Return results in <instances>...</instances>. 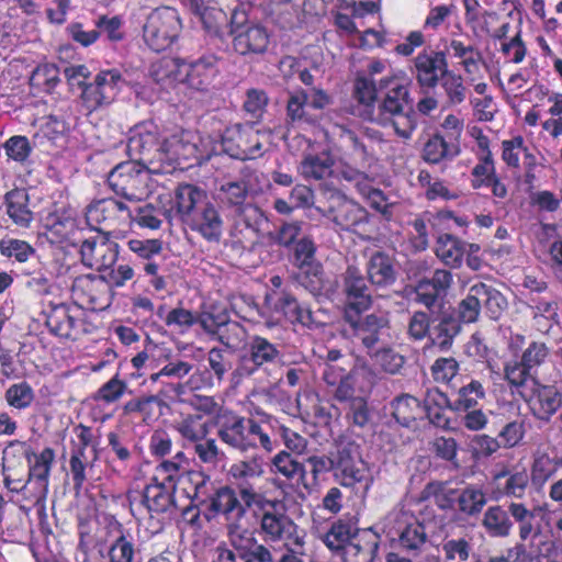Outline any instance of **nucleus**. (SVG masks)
<instances>
[{"label": "nucleus", "mask_w": 562, "mask_h": 562, "mask_svg": "<svg viewBox=\"0 0 562 562\" xmlns=\"http://www.w3.org/2000/svg\"><path fill=\"white\" fill-rule=\"evenodd\" d=\"M452 282L448 270L437 269L431 279L420 280L416 286L415 300L423 303L430 313H437L441 307L440 293L446 292Z\"/></svg>", "instance_id": "nucleus-23"}, {"label": "nucleus", "mask_w": 562, "mask_h": 562, "mask_svg": "<svg viewBox=\"0 0 562 562\" xmlns=\"http://www.w3.org/2000/svg\"><path fill=\"white\" fill-rule=\"evenodd\" d=\"M378 548L376 535L370 530H363L355 535L344 547V562H373Z\"/></svg>", "instance_id": "nucleus-29"}, {"label": "nucleus", "mask_w": 562, "mask_h": 562, "mask_svg": "<svg viewBox=\"0 0 562 562\" xmlns=\"http://www.w3.org/2000/svg\"><path fill=\"white\" fill-rule=\"evenodd\" d=\"M250 507L241 501L237 490L229 486H223L210 496V508L215 514L223 515L226 525L246 520L247 509Z\"/></svg>", "instance_id": "nucleus-24"}, {"label": "nucleus", "mask_w": 562, "mask_h": 562, "mask_svg": "<svg viewBox=\"0 0 562 562\" xmlns=\"http://www.w3.org/2000/svg\"><path fill=\"white\" fill-rule=\"evenodd\" d=\"M560 467H562V459L551 458L547 453L538 454L531 464L530 480L533 485L542 487L554 476Z\"/></svg>", "instance_id": "nucleus-42"}, {"label": "nucleus", "mask_w": 562, "mask_h": 562, "mask_svg": "<svg viewBox=\"0 0 562 562\" xmlns=\"http://www.w3.org/2000/svg\"><path fill=\"white\" fill-rule=\"evenodd\" d=\"M271 471L289 481L296 480L303 483L306 480L305 465L295 460L286 450L279 451L271 459Z\"/></svg>", "instance_id": "nucleus-35"}, {"label": "nucleus", "mask_w": 562, "mask_h": 562, "mask_svg": "<svg viewBox=\"0 0 562 562\" xmlns=\"http://www.w3.org/2000/svg\"><path fill=\"white\" fill-rule=\"evenodd\" d=\"M453 318H431L429 339L432 344L446 346L454 335V327L451 325Z\"/></svg>", "instance_id": "nucleus-63"}, {"label": "nucleus", "mask_w": 562, "mask_h": 562, "mask_svg": "<svg viewBox=\"0 0 562 562\" xmlns=\"http://www.w3.org/2000/svg\"><path fill=\"white\" fill-rule=\"evenodd\" d=\"M126 147L133 161L148 168L153 173H169V168L161 164L164 140L159 142L155 133H134L128 138Z\"/></svg>", "instance_id": "nucleus-11"}, {"label": "nucleus", "mask_w": 562, "mask_h": 562, "mask_svg": "<svg viewBox=\"0 0 562 562\" xmlns=\"http://www.w3.org/2000/svg\"><path fill=\"white\" fill-rule=\"evenodd\" d=\"M13 447H19V451L25 453L29 463H31V454L24 442L11 441L8 448ZM33 456L35 461L30 464L27 483L33 485L32 498L40 502L44 501L48 494L49 474L55 454L53 449L45 448L40 454Z\"/></svg>", "instance_id": "nucleus-13"}, {"label": "nucleus", "mask_w": 562, "mask_h": 562, "mask_svg": "<svg viewBox=\"0 0 562 562\" xmlns=\"http://www.w3.org/2000/svg\"><path fill=\"white\" fill-rule=\"evenodd\" d=\"M261 132L254 123L235 124L222 136V148L232 158L252 159L262 154Z\"/></svg>", "instance_id": "nucleus-9"}, {"label": "nucleus", "mask_w": 562, "mask_h": 562, "mask_svg": "<svg viewBox=\"0 0 562 562\" xmlns=\"http://www.w3.org/2000/svg\"><path fill=\"white\" fill-rule=\"evenodd\" d=\"M249 357L258 368L265 363H272L280 359L281 353L277 347L266 338L256 336L249 344Z\"/></svg>", "instance_id": "nucleus-45"}, {"label": "nucleus", "mask_w": 562, "mask_h": 562, "mask_svg": "<svg viewBox=\"0 0 562 562\" xmlns=\"http://www.w3.org/2000/svg\"><path fill=\"white\" fill-rule=\"evenodd\" d=\"M520 395L532 415L544 422H548L562 405V395L554 386L540 384L536 380H532L530 393L520 392Z\"/></svg>", "instance_id": "nucleus-18"}, {"label": "nucleus", "mask_w": 562, "mask_h": 562, "mask_svg": "<svg viewBox=\"0 0 562 562\" xmlns=\"http://www.w3.org/2000/svg\"><path fill=\"white\" fill-rule=\"evenodd\" d=\"M228 540L236 553L234 554L244 557L257 543L254 532L246 526L245 520H238L227 524Z\"/></svg>", "instance_id": "nucleus-40"}, {"label": "nucleus", "mask_w": 562, "mask_h": 562, "mask_svg": "<svg viewBox=\"0 0 562 562\" xmlns=\"http://www.w3.org/2000/svg\"><path fill=\"white\" fill-rule=\"evenodd\" d=\"M529 371L530 369L522 361H509L504 367V376L508 384L520 394L529 379Z\"/></svg>", "instance_id": "nucleus-62"}, {"label": "nucleus", "mask_w": 562, "mask_h": 562, "mask_svg": "<svg viewBox=\"0 0 562 562\" xmlns=\"http://www.w3.org/2000/svg\"><path fill=\"white\" fill-rule=\"evenodd\" d=\"M366 268L368 280L374 286L387 288L396 281L397 272L394 259L384 251L372 252Z\"/></svg>", "instance_id": "nucleus-28"}, {"label": "nucleus", "mask_w": 562, "mask_h": 562, "mask_svg": "<svg viewBox=\"0 0 562 562\" xmlns=\"http://www.w3.org/2000/svg\"><path fill=\"white\" fill-rule=\"evenodd\" d=\"M353 536H351V528L347 524L337 522L324 536V543L330 550H342Z\"/></svg>", "instance_id": "nucleus-61"}, {"label": "nucleus", "mask_w": 562, "mask_h": 562, "mask_svg": "<svg viewBox=\"0 0 562 562\" xmlns=\"http://www.w3.org/2000/svg\"><path fill=\"white\" fill-rule=\"evenodd\" d=\"M308 93L297 90L290 94L286 102V117L291 123H313L314 120L306 112Z\"/></svg>", "instance_id": "nucleus-50"}, {"label": "nucleus", "mask_w": 562, "mask_h": 562, "mask_svg": "<svg viewBox=\"0 0 562 562\" xmlns=\"http://www.w3.org/2000/svg\"><path fill=\"white\" fill-rule=\"evenodd\" d=\"M506 306L505 297L484 283L470 288L465 299L459 303V316H479V314H499Z\"/></svg>", "instance_id": "nucleus-12"}, {"label": "nucleus", "mask_w": 562, "mask_h": 562, "mask_svg": "<svg viewBox=\"0 0 562 562\" xmlns=\"http://www.w3.org/2000/svg\"><path fill=\"white\" fill-rule=\"evenodd\" d=\"M193 449L195 456L199 458L200 462L216 467L224 458V452L218 448L216 440L213 438L200 439L195 443H193Z\"/></svg>", "instance_id": "nucleus-54"}, {"label": "nucleus", "mask_w": 562, "mask_h": 562, "mask_svg": "<svg viewBox=\"0 0 562 562\" xmlns=\"http://www.w3.org/2000/svg\"><path fill=\"white\" fill-rule=\"evenodd\" d=\"M113 540L108 549V562H139L133 536L117 521L113 522Z\"/></svg>", "instance_id": "nucleus-30"}, {"label": "nucleus", "mask_w": 562, "mask_h": 562, "mask_svg": "<svg viewBox=\"0 0 562 562\" xmlns=\"http://www.w3.org/2000/svg\"><path fill=\"white\" fill-rule=\"evenodd\" d=\"M424 493L435 497L436 504L441 509L452 508L457 498V490L448 488L443 482H430L426 485Z\"/></svg>", "instance_id": "nucleus-59"}, {"label": "nucleus", "mask_w": 562, "mask_h": 562, "mask_svg": "<svg viewBox=\"0 0 562 562\" xmlns=\"http://www.w3.org/2000/svg\"><path fill=\"white\" fill-rule=\"evenodd\" d=\"M472 543L465 538H452L442 542L441 550L446 562H467L470 559Z\"/></svg>", "instance_id": "nucleus-53"}, {"label": "nucleus", "mask_w": 562, "mask_h": 562, "mask_svg": "<svg viewBox=\"0 0 562 562\" xmlns=\"http://www.w3.org/2000/svg\"><path fill=\"white\" fill-rule=\"evenodd\" d=\"M5 402L15 409H26L34 402L35 394L27 382H19L10 385L4 393Z\"/></svg>", "instance_id": "nucleus-51"}, {"label": "nucleus", "mask_w": 562, "mask_h": 562, "mask_svg": "<svg viewBox=\"0 0 562 562\" xmlns=\"http://www.w3.org/2000/svg\"><path fill=\"white\" fill-rule=\"evenodd\" d=\"M416 80L422 88H435L447 74L448 61L443 52H423L414 59Z\"/></svg>", "instance_id": "nucleus-20"}, {"label": "nucleus", "mask_w": 562, "mask_h": 562, "mask_svg": "<svg viewBox=\"0 0 562 562\" xmlns=\"http://www.w3.org/2000/svg\"><path fill=\"white\" fill-rule=\"evenodd\" d=\"M484 395L485 391L482 383L476 380H471L459 389L458 397L450 407L457 412L469 411L475 407L479 400H482Z\"/></svg>", "instance_id": "nucleus-46"}, {"label": "nucleus", "mask_w": 562, "mask_h": 562, "mask_svg": "<svg viewBox=\"0 0 562 562\" xmlns=\"http://www.w3.org/2000/svg\"><path fill=\"white\" fill-rule=\"evenodd\" d=\"M181 22L178 12L170 7L155 9L146 19L143 36L146 44L155 52L170 47L178 38Z\"/></svg>", "instance_id": "nucleus-7"}, {"label": "nucleus", "mask_w": 562, "mask_h": 562, "mask_svg": "<svg viewBox=\"0 0 562 562\" xmlns=\"http://www.w3.org/2000/svg\"><path fill=\"white\" fill-rule=\"evenodd\" d=\"M237 13L233 14L231 21L235 52L240 55L263 54L270 43L266 27L258 24H243L237 21Z\"/></svg>", "instance_id": "nucleus-14"}, {"label": "nucleus", "mask_w": 562, "mask_h": 562, "mask_svg": "<svg viewBox=\"0 0 562 562\" xmlns=\"http://www.w3.org/2000/svg\"><path fill=\"white\" fill-rule=\"evenodd\" d=\"M181 65L178 59L161 58L151 66L150 75L158 83L179 80Z\"/></svg>", "instance_id": "nucleus-56"}, {"label": "nucleus", "mask_w": 562, "mask_h": 562, "mask_svg": "<svg viewBox=\"0 0 562 562\" xmlns=\"http://www.w3.org/2000/svg\"><path fill=\"white\" fill-rule=\"evenodd\" d=\"M127 390V384L119 379L117 374L104 383L97 392L95 400L104 403L119 401Z\"/></svg>", "instance_id": "nucleus-64"}, {"label": "nucleus", "mask_w": 562, "mask_h": 562, "mask_svg": "<svg viewBox=\"0 0 562 562\" xmlns=\"http://www.w3.org/2000/svg\"><path fill=\"white\" fill-rule=\"evenodd\" d=\"M34 251V248L24 240L9 238L0 241V252L5 257L15 258L19 262L27 261Z\"/></svg>", "instance_id": "nucleus-60"}, {"label": "nucleus", "mask_w": 562, "mask_h": 562, "mask_svg": "<svg viewBox=\"0 0 562 562\" xmlns=\"http://www.w3.org/2000/svg\"><path fill=\"white\" fill-rule=\"evenodd\" d=\"M218 58L214 55L203 56L190 65L186 74L188 83L195 89L209 86L216 74Z\"/></svg>", "instance_id": "nucleus-34"}, {"label": "nucleus", "mask_w": 562, "mask_h": 562, "mask_svg": "<svg viewBox=\"0 0 562 562\" xmlns=\"http://www.w3.org/2000/svg\"><path fill=\"white\" fill-rule=\"evenodd\" d=\"M392 416L395 420L405 427H408L423 414V407L416 397L409 394H402L395 397L392 403Z\"/></svg>", "instance_id": "nucleus-37"}, {"label": "nucleus", "mask_w": 562, "mask_h": 562, "mask_svg": "<svg viewBox=\"0 0 562 562\" xmlns=\"http://www.w3.org/2000/svg\"><path fill=\"white\" fill-rule=\"evenodd\" d=\"M48 330L60 338L76 340L79 338L85 318H43Z\"/></svg>", "instance_id": "nucleus-49"}, {"label": "nucleus", "mask_w": 562, "mask_h": 562, "mask_svg": "<svg viewBox=\"0 0 562 562\" xmlns=\"http://www.w3.org/2000/svg\"><path fill=\"white\" fill-rule=\"evenodd\" d=\"M458 151V148L450 147L443 137L435 135L425 144L423 157L428 162L438 164L443 158L456 156Z\"/></svg>", "instance_id": "nucleus-52"}, {"label": "nucleus", "mask_w": 562, "mask_h": 562, "mask_svg": "<svg viewBox=\"0 0 562 562\" xmlns=\"http://www.w3.org/2000/svg\"><path fill=\"white\" fill-rule=\"evenodd\" d=\"M325 193L328 195V206L325 210L317 207L324 216L328 217L342 231L352 233L366 231L370 214L363 206L347 199L336 189H330Z\"/></svg>", "instance_id": "nucleus-6"}, {"label": "nucleus", "mask_w": 562, "mask_h": 562, "mask_svg": "<svg viewBox=\"0 0 562 562\" xmlns=\"http://www.w3.org/2000/svg\"><path fill=\"white\" fill-rule=\"evenodd\" d=\"M486 503L485 493L475 485H469L460 491L457 490V509L465 516L479 515Z\"/></svg>", "instance_id": "nucleus-38"}, {"label": "nucleus", "mask_w": 562, "mask_h": 562, "mask_svg": "<svg viewBox=\"0 0 562 562\" xmlns=\"http://www.w3.org/2000/svg\"><path fill=\"white\" fill-rule=\"evenodd\" d=\"M415 116L408 87L395 85L387 90L376 109L374 108L373 117H370V121L381 124L391 123L398 136L409 138L416 126Z\"/></svg>", "instance_id": "nucleus-4"}, {"label": "nucleus", "mask_w": 562, "mask_h": 562, "mask_svg": "<svg viewBox=\"0 0 562 562\" xmlns=\"http://www.w3.org/2000/svg\"><path fill=\"white\" fill-rule=\"evenodd\" d=\"M465 244L450 234L440 235L437 239L436 255L447 266L457 268L461 265Z\"/></svg>", "instance_id": "nucleus-39"}, {"label": "nucleus", "mask_w": 562, "mask_h": 562, "mask_svg": "<svg viewBox=\"0 0 562 562\" xmlns=\"http://www.w3.org/2000/svg\"><path fill=\"white\" fill-rule=\"evenodd\" d=\"M201 159L198 145L188 136L172 135L164 139L162 166L169 168V172L177 166L181 169L193 166Z\"/></svg>", "instance_id": "nucleus-17"}, {"label": "nucleus", "mask_w": 562, "mask_h": 562, "mask_svg": "<svg viewBox=\"0 0 562 562\" xmlns=\"http://www.w3.org/2000/svg\"><path fill=\"white\" fill-rule=\"evenodd\" d=\"M530 476L526 470H503L493 475L492 495L495 501L503 497L522 499L529 488Z\"/></svg>", "instance_id": "nucleus-21"}, {"label": "nucleus", "mask_w": 562, "mask_h": 562, "mask_svg": "<svg viewBox=\"0 0 562 562\" xmlns=\"http://www.w3.org/2000/svg\"><path fill=\"white\" fill-rule=\"evenodd\" d=\"M276 312L282 313L284 316L295 315L302 316L304 313L311 316L313 313H324L322 307L314 308L312 304H300L296 299L290 294H282L276 303Z\"/></svg>", "instance_id": "nucleus-57"}, {"label": "nucleus", "mask_w": 562, "mask_h": 562, "mask_svg": "<svg viewBox=\"0 0 562 562\" xmlns=\"http://www.w3.org/2000/svg\"><path fill=\"white\" fill-rule=\"evenodd\" d=\"M297 280L300 284L304 286L316 300L322 295L325 289V281L321 265L301 269Z\"/></svg>", "instance_id": "nucleus-55"}, {"label": "nucleus", "mask_w": 562, "mask_h": 562, "mask_svg": "<svg viewBox=\"0 0 562 562\" xmlns=\"http://www.w3.org/2000/svg\"><path fill=\"white\" fill-rule=\"evenodd\" d=\"M376 90L371 79L362 76L356 78L353 83V97L359 104L363 106V113L361 115L367 120L373 117Z\"/></svg>", "instance_id": "nucleus-43"}, {"label": "nucleus", "mask_w": 562, "mask_h": 562, "mask_svg": "<svg viewBox=\"0 0 562 562\" xmlns=\"http://www.w3.org/2000/svg\"><path fill=\"white\" fill-rule=\"evenodd\" d=\"M348 321L355 337L359 338L368 349L374 347L387 326V318H348Z\"/></svg>", "instance_id": "nucleus-31"}, {"label": "nucleus", "mask_w": 562, "mask_h": 562, "mask_svg": "<svg viewBox=\"0 0 562 562\" xmlns=\"http://www.w3.org/2000/svg\"><path fill=\"white\" fill-rule=\"evenodd\" d=\"M260 529L265 539L271 542H283L286 546H304V535L299 527L285 515L263 513L260 520Z\"/></svg>", "instance_id": "nucleus-16"}, {"label": "nucleus", "mask_w": 562, "mask_h": 562, "mask_svg": "<svg viewBox=\"0 0 562 562\" xmlns=\"http://www.w3.org/2000/svg\"><path fill=\"white\" fill-rule=\"evenodd\" d=\"M162 401L155 395L132 398L125 403L123 411L126 415L137 414L146 424L158 419L161 415Z\"/></svg>", "instance_id": "nucleus-36"}, {"label": "nucleus", "mask_w": 562, "mask_h": 562, "mask_svg": "<svg viewBox=\"0 0 562 562\" xmlns=\"http://www.w3.org/2000/svg\"><path fill=\"white\" fill-rule=\"evenodd\" d=\"M176 429L180 436L192 443L203 439L207 435V425L203 417L199 414L188 415L181 420L177 422Z\"/></svg>", "instance_id": "nucleus-48"}, {"label": "nucleus", "mask_w": 562, "mask_h": 562, "mask_svg": "<svg viewBox=\"0 0 562 562\" xmlns=\"http://www.w3.org/2000/svg\"><path fill=\"white\" fill-rule=\"evenodd\" d=\"M119 246L110 240L86 239L80 247L82 263L97 271L109 270L115 263Z\"/></svg>", "instance_id": "nucleus-22"}, {"label": "nucleus", "mask_w": 562, "mask_h": 562, "mask_svg": "<svg viewBox=\"0 0 562 562\" xmlns=\"http://www.w3.org/2000/svg\"><path fill=\"white\" fill-rule=\"evenodd\" d=\"M234 413H224L217 419V436L228 447L240 452L255 448L256 441L250 438L249 422Z\"/></svg>", "instance_id": "nucleus-15"}, {"label": "nucleus", "mask_w": 562, "mask_h": 562, "mask_svg": "<svg viewBox=\"0 0 562 562\" xmlns=\"http://www.w3.org/2000/svg\"><path fill=\"white\" fill-rule=\"evenodd\" d=\"M397 537L401 548L416 557L419 555L422 548L427 541L425 527L416 519L406 529H403Z\"/></svg>", "instance_id": "nucleus-44"}, {"label": "nucleus", "mask_w": 562, "mask_h": 562, "mask_svg": "<svg viewBox=\"0 0 562 562\" xmlns=\"http://www.w3.org/2000/svg\"><path fill=\"white\" fill-rule=\"evenodd\" d=\"M263 474L265 462L260 456H254L231 465L228 475L239 497L247 506L259 505L262 502L263 496L257 482L263 477Z\"/></svg>", "instance_id": "nucleus-8"}, {"label": "nucleus", "mask_w": 562, "mask_h": 562, "mask_svg": "<svg viewBox=\"0 0 562 562\" xmlns=\"http://www.w3.org/2000/svg\"><path fill=\"white\" fill-rule=\"evenodd\" d=\"M88 224L95 231L110 234L132 218L126 204L115 199H103L90 204L86 212Z\"/></svg>", "instance_id": "nucleus-10"}, {"label": "nucleus", "mask_w": 562, "mask_h": 562, "mask_svg": "<svg viewBox=\"0 0 562 562\" xmlns=\"http://www.w3.org/2000/svg\"><path fill=\"white\" fill-rule=\"evenodd\" d=\"M175 491L176 483L155 480L153 476L144 488L142 504L151 516L165 513L173 504Z\"/></svg>", "instance_id": "nucleus-27"}, {"label": "nucleus", "mask_w": 562, "mask_h": 562, "mask_svg": "<svg viewBox=\"0 0 562 562\" xmlns=\"http://www.w3.org/2000/svg\"><path fill=\"white\" fill-rule=\"evenodd\" d=\"M482 526L492 538H506L513 530V521L507 510L499 505L490 506L482 519Z\"/></svg>", "instance_id": "nucleus-32"}, {"label": "nucleus", "mask_w": 562, "mask_h": 562, "mask_svg": "<svg viewBox=\"0 0 562 562\" xmlns=\"http://www.w3.org/2000/svg\"><path fill=\"white\" fill-rule=\"evenodd\" d=\"M173 203L181 222L209 243H218L224 221L218 207L209 199L205 190L190 183L179 184Z\"/></svg>", "instance_id": "nucleus-1"}, {"label": "nucleus", "mask_w": 562, "mask_h": 562, "mask_svg": "<svg viewBox=\"0 0 562 562\" xmlns=\"http://www.w3.org/2000/svg\"><path fill=\"white\" fill-rule=\"evenodd\" d=\"M7 213L12 221L27 227L33 221V213L29 209V194L24 189H14L5 194Z\"/></svg>", "instance_id": "nucleus-33"}, {"label": "nucleus", "mask_w": 562, "mask_h": 562, "mask_svg": "<svg viewBox=\"0 0 562 562\" xmlns=\"http://www.w3.org/2000/svg\"><path fill=\"white\" fill-rule=\"evenodd\" d=\"M414 516L403 507H395L380 521L381 530L390 538L398 536L414 521Z\"/></svg>", "instance_id": "nucleus-47"}, {"label": "nucleus", "mask_w": 562, "mask_h": 562, "mask_svg": "<svg viewBox=\"0 0 562 562\" xmlns=\"http://www.w3.org/2000/svg\"><path fill=\"white\" fill-rule=\"evenodd\" d=\"M216 319L217 318H187L184 324L192 325L200 321L202 327L223 345L232 349L238 348L246 337L244 327L238 322L229 318H222V322H216Z\"/></svg>", "instance_id": "nucleus-25"}, {"label": "nucleus", "mask_w": 562, "mask_h": 562, "mask_svg": "<svg viewBox=\"0 0 562 562\" xmlns=\"http://www.w3.org/2000/svg\"><path fill=\"white\" fill-rule=\"evenodd\" d=\"M370 356L374 366L390 374L397 373L404 364V358L389 348L376 350Z\"/></svg>", "instance_id": "nucleus-58"}, {"label": "nucleus", "mask_w": 562, "mask_h": 562, "mask_svg": "<svg viewBox=\"0 0 562 562\" xmlns=\"http://www.w3.org/2000/svg\"><path fill=\"white\" fill-rule=\"evenodd\" d=\"M334 481L361 498L367 497L373 485V475L356 443L346 442L337 447Z\"/></svg>", "instance_id": "nucleus-3"}, {"label": "nucleus", "mask_w": 562, "mask_h": 562, "mask_svg": "<svg viewBox=\"0 0 562 562\" xmlns=\"http://www.w3.org/2000/svg\"><path fill=\"white\" fill-rule=\"evenodd\" d=\"M345 292L347 311L361 314L371 306V295L363 276L357 267L350 266L345 272Z\"/></svg>", "instance_id": "nucleus-26"}, {"label": "nucleus", "mask_w": 562, "mask_h": 562, "mask_svg": "<svg viewBox=\"0 0 562 562\" xmlns=\"http://www.w3.org/2000/svg\"><path fill=\"white\" fill-rule=\"evenodd\" d=\"M257 171L250 167L241 168L239 178L223 182L217 190V199L224 209L233 212L245 226L259 233L267 221L262 210L249 201Z\"/></svg>", "instance_id": "nucleus-2"}, {"label": "nucleus", "mask_w": 562, "mask_h": 562, "mask_svg": "<svg viewBox=\"0 0 562 562\" xmlns=\"http://www.w3.org/2000/svg\"><path fill=\"white\" fill-rule=\"evenodd\" d=\"M150 171L136 161L119 164L108 176L110 188L128 201H142L149 192Z\"/></svg>", "instance_id": "nucleus-5"}, {"label": "nucleus", "mask_w": 562, "mask_h": 562, "mask_svg": "<svg viewBox=\"0 0 562 562\" xmlns=\"http://www.w3.org/2000/svg\"><path fill=\"white\" fill-rule=\"evenodd\" d=\"M334 160L328 154L308 155L301 165L300 170L304 178L323 180L333 173Z\"/></svg>", "instance_id": "nucleus-41"}, {"label": "nucleus", "mask_w": 562, "mask_h": 562, "mask_svg": "<svg viewBox=\"0 0 562 562\" xmlns=\"http://www.w3.org/2000/svg\"><path fill=\"white\" fill-rule=\"evenodd\" d=\"M120 80L121 75L110 70L100 72L92 83L83 86L81 99L87 110L94 111L104 104L111 103Z\"/></svg>", "instance_id": "nucleus-19"}]
</instances>
